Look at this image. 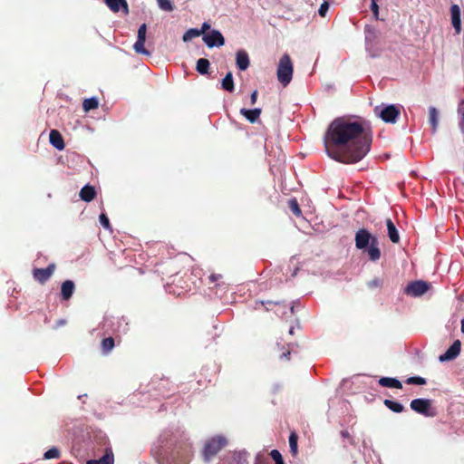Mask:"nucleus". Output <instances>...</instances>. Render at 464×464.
I'll use <instances>...</instances> for the list:
<instances>
[{"instance_id": "nucleus-40", "label": "nucleus", "mask_w": 464, "mask_h": 464, "mask_svg": "<svg viewBox=\"0 0 464 464\" xmlns=\"http://www.w3.org/2000/svg\"><path fill=\"white\" fill-rule=\"evenodd\" d=\"M256 100H257V92L254 91L250 97L251 104H255L256 102Z\"/></svg>"}, {"instance_id": "nucleus-46", "label": "nucleus", "mask_w": 464, "mask_h": 464, "mask_svg": "<svg viewBox=\"0 0 464 464\" xmlns=\"http://www.w3.org/2000/svg\"><path fill=\"white\" fill-rule=\"evenodd\" d=\"M289 354H290V353L288 352L287 353H284L283 355H284L285 357H286V356H287V355H289Z\"/></svg>"}, {"instance_id": "nucleus-10", "label": "nucleus", "mask_w": 464, "mask_h": 464, "mask_svg": "<svg viewBox=\"0 0 464 464\" xmlns=\"http://www.w3.org/2000/svg\"><path fill=\"white\" fill-rule=\"evenodd\" d=\"M147 25L142 24L138 30L137 41L133 45V48L137 53L150 55V52L144 47L146 41Z\"/></svg>"}, {"instance_id": "nucleus-24", "label": "nucleus", "mask_w": 464, "mask_h": 464, "mask_svg": "<svg viewBox=\"0 0 464 464\" xmlns=\"http://www.w3.org/2000/svg\"><path fill=\"white\" fill-rule=\"evenodd\" d=\"M203 34V25L201 26L200 29H198V28H192V29H189L188 30L184 35H183V41L184 42H188L190 40H192L193 38L195 37H198L199 35H201Z\"/></svg>"}, {"instance_id": "nucleus-11", "label": "nucleus", "mask_w": 464, "mask_h": 464, "mask_svg": "<svg viewBox=\"0 0 464 464\" xmlns=\"http://www.w3.org/2000/svg\"><path fill=\"white\" fill-rule=\"evenodd\" d=\"M461 12L458 5H452L450 6V18L452 26L455 29L457 34L461 31Z\"/></svg>"}, {"instance_id": "nucleus-41", "label": "nucleus", "mask_w": 464, "mask_h": 464, "mask_svg": "<svg viewBox=\"0 0 464 464\" xmlns=\"http://www.w3.org/2000/svg\"><path fill=\"white\" fill-rule=\"evenodd\" d=\"M208 67H209V62H208V60L205 59V73L208 72Z\"/></svg>"}, {"instance_id": "nucleus-14", "label": "nucleus", "mask_w": 464, "mask_h": 464, "mask_svg": "<svg viewBox=\"0 0 464 464\" xmlns=\"http://www.w3.org/2000/svg\"><path fill=\"white\" fill-rule=\"evenodd\" d=\"M75 291V285L72 280H65L61 285V296L64 301H68Z\"/></svg>"}, {"instance_id": "nucleus-31", "label": "nucleus", "mask_w": 464, "mask_h": 464, "mask_svg": "<svg viewBox=\"0 0 464 464\" xmlns=\"http://www.w3.org/2000/svg\"><path fill=\"white\" fill-rule=\"evenodd\" d=\"M157 2L160 9L168 12L173 10V5L169 0H157Z\"/></svg>"}, {"instance_id": "nucleus-4", "label": "nucleus", "mask_w": 464, "mask_h": 464, "mask_svg": "<svg viewBox=\"0 0 464 464\" xmlns=\"http://www.w3.org/2000/svg\"><path fill=\"white\" fill-rule=\"evenodd\" d=\"M374 113L384 122L395 123L401 114V109L400 106L394 104H381L374 108Z\"/></svg>"}, {"instance_id": "nucleus-2", "label": "nucleus", "mask_w": 464, "mask_h": 464, "mask_svg": "<svg viewBox=\"0 0 464 464\" xmlns=\"http://www.w3.org/2000/svg\"><path fill=\"white\" fill-rule=\"evenodd\" d=\"M355 246L358 249H365L372 261H377L381 257V251L378 246L377 238L366 230L360 229L355 235Z\"/></svg>"}, {"instance_id": "nucleus-19", "label": "nucleus", "mask_w": 464, "mask_h": 464, "mask_svg": "<svg viewBox=\"0 0 464 464\" xmlns=\"http://www.w3.org/2000/svg\"><path fill=\"white\" fill-rule=\"evenodd\" d=\"M379 384L382 387L401 389L402 387L401 382L391 377H382L379 380Z\"/></svg>"}, {"instance_id": "nucleus-39", "label": "nucleus", "mask_w": 464, "mask_h": 464, "mask_svg": "<svg viewBox=\"0 0 464 464\" xmlns=\"http://www.w3.org/2000/svg\"><path fill=\"white\" fill-rule=\"evenodd\" d=\"M196 69L200 74L203 75V58L198 60Z\"/></svg>"}, {"instance_id": "nucleus-36", "label": "nucleus", "mask_w": 464, "mask_h": 464, "mask_svg": "<svg viewBox=\"0 0 464 464\" xmlns=\"http://www.w3.org/2000/svg\"><path fill=\"white\" fill-rule=\"evenodd\" d=\"M329 10V4L327 2H324L319 10H318V13L319 14L322 16V17H324L326 13L328 12Z\"/></svg>"}, {"instance_id": "nucleus-28", "label": "nucleus", "mask_w": 464, "mask_h": 464, "mask_svg": "<svg viewBox=\"0 0 464 464\" xmlns=\"http://www.w3.org/2000/svg\"><path fill=\"white\" fill-rule=\"evenodd\" d=\"M222 86L225 90L228 92H232L234 89L233 77L229 72L227 73L222 81Z\"/></svg>"}, {"instance_id": "nucleus-6", "label": "nucleus", "mask_w": 464, "mask_h": 464, "mask_svg": "<svg viewBox=\"0 0 464 464\" xmlns=\"http://www.w3.org/2000/svg\"><path fill=\"white\" fill-rule=\"evenodd\" d=\"M205 44L208 48H218L225 44V38L222 34L218 30L211 29L207 23H205Z\"/></svg>"}, {"instance_id": "nucleus-26", "label": "nucleus", "mask_w": 464, "mask_h": 464, "mask_svg": "<svg viewBox=\"0 0 464 464\" xmlns=\"http://www.w3.org/2000/svg\"><path fill=\"white\" fill-rule=\"evenodd\" d=\"M233 459L237 464H248V453L245 450L234 452Z\"/></svg>"}, {"instance_id": "nucleus-3", "label": "nucleus", "mask_w": 464, "mask_h": 464, "mask_svg": "<svg viewBox=\"0 0 464 464\" xmlns=\"http://www.w3.org/2000/svg\"><path fill=\"white\" fill-rule=\"evenodd\" d=\"M294 72L293 63L288 54H284L279 60L277 66V79L284 85L286 86L292 80Z\"/></svg>"}, {"instance_id": "nucleus-27", "label": "nucleus", "mask_w": 464, "mask_h": 464, "mask_svg": "<svg viewBox=\"0 0 464 464\" xmlns=\"http://www.w3.org/2000/svg\"><path fill=\"white\" fill-rule=\"evenodd\" d=\"M114 347V339L112 337L104 338L102 341V350L104 353H110Z\"/></svg>"}, {"instance_id": "nucleus-38", "label": "nucleus", "mask_w": 464, "mask_h": 464, "mask_svg": "<svg viewBox=\"0 0 464 464\" xmlns=\"http://www.w3.org/2000/svg\"><path fill=\"white\" fill-rule=\"evenodd\" d=\"M371 8H372V11L373 13V15L375 18H378V14H379V6L377 5L376 2L373 1V3L372 2V5H371Z\"/></svg>"}, {"instance_id": "nucleus-48", "label": "nucleus", "mask_w": 464, "mask_h": 464, "mask_svg": "<svg viewBox=\"0 0 464 464\" xmlns=\"http://www.w3.org/2000/svg\"><path fill=\"white\" fill-rule=\"evenodd\" d=\"M256 464H257V463H256Z\"/></svg>"}, {"instance_id": "nucleus-7", "label": "nucleus", "mask_w": 464, "mask_h": 464, "mask_svg": "<svg viewBox=\"0 0 464 464\" xmlns=\"http://www.w3.org/2000/svg\"><path fill=\"white\" fill-rule=\"evenodd\" d=\"M227 444V440L221 435L210 438L205 443V458L218 454Z\"/></svg>"}, {"instance_id": "nucleus-8", "label": "nucleus", "mask_w": 464, "mask_h": 464, "mask_svg": "<svg viewBox=\"0 0 464 464\" xmlns=\"http://www.w3.org/2000/svg\"><path fill=\"white\" fill-rule=\"evenodd\" d=\"M429 288L430 284L421 280H418L408 284L404 292L408 295L417 297L424 295L429 290Z\"/></svg>"}, {"instance_id": "nucleus-23", "label": "nucleus", "mask_w": 464, "mask_h": 464, "mask_svg": "<svg viewBox=\"0 0 464 464\" xmlns=\"http://www.w3.org/2000/svg\"><path fill=\"white\" fill-rule=\"evenodd\" d=\"M99 107V101L95 97L85 99L82 102V108L84 111H90L91 110L97 109Z\"/></svg>"}, {"instance_id": "nucleus-13", "label": "nucleus", "mask_w": 464, "mask_h": 464, "mask_svg": "<svg viewBox=\"0 0 464 464\" xmlns=\"http://www.w3.org/2000/svg\"><path fill=\"white\" fill-rule=\"evenodd\" d=\"M107 6L114 13L121 9L127 14L129 13V5L126 0H103Z\"/></svg>"}, {"instance_id": "nucleus-20", "label": "nucleus", "mask_w": 464, "mask_h": 464, "mask_svg": "<svg viewBox=\"0 0 464 464\" xmlns=\"http://www.w3.org/2000/svg\"><path fill=\"white\" fill-rule=\"evenodd\" d=\"M240 113L244 115L250 122H255L257 121L261 114V109H254V110H247V109H241Z\"/></svg>"}, {"instance_id": "nucleus-22", "label": "nucleus", "mask_w": 464, "mask_h": 464, "mask_svg": "<svg viewBox=\"0 0 464 464\" xmlns=\"http://www.w3.org/2000/svg\"><path fill=\"white\" fill-rule=\"evenodd\" d=\"M430 114V122L432 127V131L435 132L439 124V113L435 107H430L429 109Z\"/></svg>"}, {"instance_id": "nucleus-44", "label": "nucleus", "mask_w": 464, "mask_h": 464, "mask_svg": "<svg viewBox=\"0 0 464 464\" xmlns=\"http://www.w3.org/2000/svg\"><path fill=\"white\" fill-rule=\"evenodd\" d=\"M461 332L464 334V318L461 320Z\"/></svg>"}, {"instance_id": "nucleus-35", "label": "nucleus", "mask_w": 464, "mask_h": 464, "mask_svg": "<svg viewBox=\"0 0 464 464\" xmlns=\"http://www.w3.org/2000/svg\"><path fill=\"white\" fill-rule=\"evenodd\" d=\"M410 384L423 385L426 383V380L422 377H411L407 380Z\"/></svg>"}, {"instance_id": "nucleus-9", "label": "nucleus", "mask_w": 464, "mask_h": 464, "mask_svg": "<svg viewBox=\"0 0 464 464\" xmlns=\"http://www.w3.org/2000/svg\"><path fill=\"white\" fill-rule=\"evenodd\" d=\"M55 264H50L46 268H34L33 270V276L38 283L44 285L46 283L55 271Z\"/></svg>"}, {"instance_id": "nucleus-18", "label": "nucleus", "mask_w": 464, "mask_h": 464, "mask_svg": "<svg viewBox=\"0 0 464 464\" xmlns=\"http://www.w3.org/2000/svg\"><path fill=\"white\" fill-rule=\"evenodd\" d=\"M114 456L111 450H107L105 454L99 459H89L86 464H113Z\"/></svg>"}, {"instance_id": "nucleus-34", "label": "nucleus", "mask_w": 464, "mask_h": 464, "mask_svg": "<svg viewBox=\"0 0 464 464\" xmlns=\"http://www.w3.org/2000/svg\"><path fill=\"white\" fill-rule=\"evenodd\" d=\"M271 458L275 460L276 464H284L282 455L276 450H273L270 452Z\"/></svg>"}, {"instance_id": "nucleus-15", "label": "nucleus", "mask_w": 464, "mask_h": 464, "mask_svg": "<svg viewBox=\"0 0 464 464\" xmlns=\"http://www.w3.org/2000/svg\"><path fill=\"white\" fill-rule=\"evenodd\" d=\"M50 143L57 150L64 149L65 144L62 134L57 130H52L49 134Z\"/></svg>"}, {"instance_id": "nucleus-37", "label": "nucleus", "mask_w": 464, "mask_h": 464, "mask_svg": "<svg viewBox=\"0 0 464 464\" xmlns=\"http://www.w3.org/2000/svg\"><path fill=\"white\" fill-rule=\"evenodd\" d=\"M458 112L460 116L459 119V129L462 132H464V108H459Z\"/></svg>"}, {"instance_id": "nucleus-16", "label": "nucleus", "mask_w": 464, "mask_h": 464, "mask_svg": "<svg viewBox=\"0 0 464 464\" xmlns=\"http://www.w3.org/2000/svg\"><path fill=\"white\" fill-rule=\"evenodd\" d=\"M96 197V190L93 186L85 185L80 190V198L85 202H91Z\"/></svg>"}, {"instance_id": "nucleus-32", "label": "nucleus", "mask_w": 464, "mask_h": 464, "mask_svg": "<svg viewBox=\"0 0 464 464\" xmlns=\"http://www.w3.org/2000/svg\"><path fill=\"white\" fill-rule=\"evenodd\" d=\"M99 220H100L101 225L105 229H111V224H110V220H109L108 217L106 216V214L102 213L100 215V217H99Z\"/></svg>"}, {"instance_id": "nucleus-1", "label": "nucleus", "mask_w": 464, "mask_h": 464, "mask_svg": "<svg viewBox=\"0 0 464 464\" xmlns=\"http://www.w3.org/2000/svg\"><path fill=\"white\" fill-rule=\"evenodd\" d=\"M371 141L361 123L345 118L335 119L324 136L328 156L343 163L361 160L370 150Z\"/></svg>"}, {"instance_id": "nucleus-33", "label": "nucleus", "mask_w": 464, "mask_h": 464, "mask_svg": "<svg viewBox=\"0 0 464 464\" xmlns=\"http://www.w3.org/2000/svg\"><path fill=\"white\" fill-rule=\"evenodd\" d=\"M289 444L292 452L295 454L297 451V437L295 434L292 433L289 437Z\"/></svg>"}, {"instance_id": "nucleus-43", "label": "nucleus", "mask_w": 464, "mask_h": 464, "mask_svg": "<svg viewBox=\"0 0 464 464\" xmlns=\"http://www.w3.org/2000/svg\"><path fill=\"white\" fill-rule=\"evenodd\" d=\"M182 67H183V70H184L185 74H186V76H187V75L188 74V66H187V65H185V64H182Z\"/></svg>"}, {"instance_id": "nucleus-12", "label": "nucleus", "mask_w": 464, "mask_h": 464, "mask_svg": "<svg viewBox=\"0 0 464 464\" xmlns=\"http://www.w3.org/2000/svg\"><path fill=\"white\" fill-rule=\"evenodd\" d=\"M460 352V342L455 341L451 346L445 352V353L440 356V362L450 361L455 359Z\"/></svg>"}, {"instance_id": "nucleus-47", "label": "nucleus", "mask_w": 464, "mask_h": 464, "mask_svg": "<svg viewBox=\"0 0 464 464\" xmlns=\"http://www.w3.org/2000/svg\"><path fill=\"white\" fill-rule=\"evenodd\" d=\"M372 2L373 3V0H372ZM374 2H376V3H377V0H374Z\"/></svg>"}, {"instance_id": "nucleus-45", "label": "nucleus", "mask_w": 464, "mask_h": 464, "mask_svg": "<svg viewBox=\"0 0 464 464\" xmlns=\"http://www.w3.org/2000/svg\"><path fill=\"white\" fill-rule=\"evenodd\" d=\"M289 333H290V334H294V328H291Z\"/></svg>"}, {"instance_id": "nucleus-29", "label": "nucleus", "mask_w": 464, "mask_h": 464, "mask_svg": "<svg viewBox=\"0 0 464 464\" xmlns=\"http://www.w3.org/2000/svg\"><path fill=\"white\" fill-rule=\"evenodd\" d=\"M44 459H58L60 457V450L57 449V448H52L50 450H48L44 455Z\"/></svg>"}, {"instance_id": "nucleus-30", "label": "nucleus", "mask_w": 464, "mask_h": 464, "mask_svg": "<svg viewBox=\"0 0 464 464\" xmlns=\"http://www.w3.org/2000/svg\"><path fill=\"white\" fill-rule=\"evenodd\" d=\"M289 208L291 209V211L297 217L301 216L302 214V211L299 208V205L296 201V199H291L289 201Z\"/></svg>"}, {"instance_id": "nucleus-25", "label": "nucleus", "mask_w": 464, "mask_h": 464, "mask_svg": "<svg viewBox=\"0 0 464 464\" xmlns=\"http://www.w3.org/2000/svg\"><path fill=\"white\" fill-rule=\"evenodd\" d=\"M384 405L389 410H391V411H392L393 412H396V413H400V412L403 411V410H404V407H403L402 404H401L398 401H392V400H385L384 401Z\"/></svg>"}, {"instance_id": "nucleus-42", "label": "nucleus", "mask_w": 464, "mask_h": 464, "mask_svg": "<svg viewBox=\"0 0 464 464\" xmlns=\"http://www.w3.org/2000/svg\"><path fill=\"white\" fill-rule=\"evenodd\" d=\"M218 277H220V276H215V275H212L210 276L209 279L214 282V281H217L218 279Z\"/></svg>"}, {"instance_id": "nucleus-17", "label": "nucleus", "mask_w": 464, "mask_h": 464, "mask_svg": "<svg viewBox=\"0 0 464 464\" xmlns=\"http://www.w3.org/2000/svg\"><path fill=\"white\" fill-rule=\"evenodd\" d=\"M236 62H237V66L239 68V70H241V71L246 70L249 66V58H248V54L246 53V52L243 51V50L237 51Z\"/></svg>"}, {"instance_id": "nucleus-5", "label": "nucleus", "mask_w": 464, "mask_h": 464, "mask_svg": "<svg viewBox=\"0 0 464 464\" xmlns=\"http://www.w3.org/2000/svg\"><path fill=\"white\" fill-rule=\"evenodd\" d=\"M411 409L426 417H434L436 409L432 406V401L429 399H414L411 401Z\"/></svg>"}, {"instance_id": "nucleus-21", "label": "nucleus", "mask_w": 464, "mask_h": 464, "mask_svg": "<svg viewBox=\"0 0 464 464\" xmlns=\"http://www.w3.org/2000/svg\"><path fill=\"white\" fill-rule=\"evenodd\" d=\"M388 236L392 242L398 243L400 240L399 233L397 228L395 227L393 222L391 219L386 220Z\"/></svg>"}]
</instances>
